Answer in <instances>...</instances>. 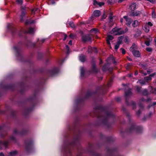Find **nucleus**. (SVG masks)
Returning <instances> with one entry per match:
<instances>
[{
  "instance_id": "nucleus-43",
  "label": "nucleus",
  "mask_w": 156,
  "mask_h": 156,
  "mask_svg": "<svg viewBox=\"0 0 156 156\" xmlns=\"http://www.w3.org/2000/svg\"><path fill=\"white\" fill-rule=\"evenodd\" d=\"M141 73H142L144 74V75H147V73L145 72H144L142 70L141 71Z\"/></svg>"
},
{
  "instance_id": "nucleus-10",
  "label": "nucleus",
  "mask_w": 156,
  "mask_h": 156,
  "mask_svg": "<svg viewBox=\"0 0 156 156\" xmlns=\"http://www.w3.org/2000/svg\"><path fill=\"white\" fill-rule=\"evenodd\" d=\"M17 154V151H14L9 153L8 156H15Z\"/></svg>"
},
{
  "instance_id": "nucleus-28",
  "label": "nucleus",
  "mask_w": 156,
  "mask_h": 156,
  "mask_svg": "<svg viewBox=\"0 0 156 156\" xmlns=\"http://www.w3.org/2000/svg\"><path fill=\"white\" fill-rule=\"evenodd\" d=\"M143 93L144 95H147L148 94V92L146 89H144V90Z\"/></svg>"
},
{
  "instance_id": "nucleus-12",
  "label": "nucleus",
  "mask_w": 156,
  "mask_h": 156,
  "mask_svg": "<svg viewBox=\"0 0 156 156\" xmlns=\"http://www.w3.org/2000/svg\"><path fill=\"white\" fill-rule=\"evenodd\" d=\"M131 89H129L127 91H126L125 92V96L127 98L131 94Z\"/></svg>"
},
{
  "instance_id": "nucleus-17",
  "label": "nucleus",
  "mask_w": 156,
  "mask_h": 156,
  "mask_svg": "<svg viewBox=\"0 0 156 156\" xmlns=\"http://www.w3.org/2000/svg\"><path fill=\"white\" fill-rule=\"evenodd\" d=\"M139 25V22L137 20H135L132 24L133 26L134 27H136L138 26Z\"/></svg>"
},
{
  "instance_id": "nucleus-26",
  "label": "nucleus",
  "mask_w": 156,
  "mask_h": 156,
  "mask_svg": "<svg viewBox=\"0 0 156 156\" xmlns=\"http://www.w3.org/2000/svg\"><path fill=\"white\" fill-rule=\"evenodd\" d=\"M137 83H140L142 85H144L145 84V82L142 80H140L137 82Z\"/></svg>"
},
{
  "instance_id": "nucleus-46",
  "label": "nucleus",
  "mask_w": 156,
  "mask_h": 156,
  "mask_svg": "<svg viewBox=\"0 0 156 156\" xmlns=\"http://www.w3.org/2000/svg\"><path fill=\"white\" fill-rule=\"evenodd\" d=\"M69 44L70 45H72V41H69Z\"/></svg>"
},
{
  "instance_id": "nucleus-62",
  "label": "nucleus",
  "mask_w": 156,
  "mask_h": 156,
  "mask_svg": "<svg viewBox=\"0 0 156 156\" xmlns=\"http://www.w3.org/2000/svg\"><path fill=\"white\" fill-rule=\"evenodd\" d=\"M2 129L1 127H0V129Z\"/></svg>"
},
{
  "instance_id": "nucleus-20",
  "label": "nucleus",
  "mask_w": 156,
  "mask_h": 156,
  "mask_svg": "<svg viewBox=\"0 0 156 156\" xmlns=\"http://www.w3.org/2000/svg\"><path fill=\"white\" fill-rule=\"evenodd\" d=\"M80 73H81V76H83L84 75V68L83 67H81L80 69Z\"/></svg>"
},
{
  "instance_id": "nucleus-48",
  "label": "nucleus",
  "mask_w": 156,
  "mask_h": 156,
  "mask_svg": "<svg viewBox=\"0 0 156 156\" xmlns=\"http://www.w3.org/2000/svg\"><path fill=\"white\" fill-rule=\"evenodd\" d=\"M0 156H4V155L2 153H0Z\"/></svg>"
},
{
  "instance_id": "nucleus-53",
  "label": "nucleus",
  "mask_w": 156,
  "mask_h": 156,
  "mask_svg": "<svg viewBox=\"0 0 156 156\" xmlns=\"http://www.w3.org/2000/svg\"><path fill=\"white\" fill-rule=\"evenodd\" d=\"M154 41L155 42V44H156V37L154 39Z\"/></svg>"
},
{
  "instance_id": "nucleus-61",
  "label": "nucleus",
  "mask_w": 156,
  "mask_h": 156,
  "mask_svg": "<svg viewBox=\"0 0 156 156\" xmlns=\"http://www.w3.org/2000/svg\"><path fill=\"white\" fill-rule=\"evenodd\" d=\"M154 74H151V76H154Z\"/></svg>"
},
{
  "instance_id": "nucleus-3",
  "label": "nucleus",
  "mask_w": 156,
  "mask_h": 156,
  "mask_svg": "<svg viewBox=\"0 0 156 156\" xmlns=\"http://www.w3.org/2000/svg\"><path fill=\"white\" fill-rule=\"evenodd\" d=\"M123 18L124 19L126 23L128 26H129L131 23L132 20L131 19L129 18L128 16H123Z\"/></svg>"
},
{
  "instance_id": "nucleus-36",
  "label": "nucleus",
  "mask_w": 156,
  "mask_h": 156,
  "mask_svg": "<svg viewBox=\"0 0 156 156\" xmlns=\"http://www.w3.org/2000/svg\"><path fill=\"white\" fill-rule=\"evenodd\" d=\"M150 60L152 62V63L154 62L155 60V59H154V58H150Z\"/></svg>"
},
{
  "instance_id": "nucleus-24",
  "label": "nucleus",
  "mask_w": 156,
  "mask_h": 156,
  "mask_svg": "<svg viewBox=\"0 0 156 156\" xmlns=\"http://www.w3.org/2000/svg\"><path fill=\"white\" fill-rule=\"evenodd\" d=\"M151 78L150 76L146 77L144 78V80L148 82L149 81L151 80Z\"/></svg>"
},
{
  "instance_id": "nucleus-9",
  "label": "nucleus",
  "mask_w": 156,
  "mask_h": 156,
  "mask_svg": "<svg viewBox=\"0 0 156 156\" xmlns=\"http://www.w3.org/2000/svg\"><path fill=\"white\" fill-rule=\"evenodd\" d=\"M93 13L95 16L98 17L100 15L101 13L99 10H95L94 11Z\"/></svg>"
},
{
  "instance_id": "nucleus-64",
  "label": "nucleus",
  "mask_w": 156,
  "mask_h": 156,
  "mask_svg": "<svg viewBox=\"0 0 156 156\" xmlns=\"http://www.w3.org/2000/svg\"><path fill=\"white\" fill-rule=\"evenodd\" d=\"M0 149H1L0 148Z\"/></svg>"
},
{
  "instance_id": "nucleus-52",
  "label": "nucleus",
  "mask_w": 156,
  "mask_h": 156,
  "mask_svg": "<svg viewBox=\"0 0 156 156\" xmlns=\"http://www.w3.org/2000/svg\"><path fill=\"white\" fill-rule=\"evenodd\" d=\"M137 74H138V72L137 71H136L135 73V75H137Z\"/></svg>"
},
{
  "instance_id": "nucleus-15",
  "label": "nucleus",
  "mask_w": 156,
  "mask_h": 156,
  "mask_svg": "<svg viewBox=\"0 0 156 156\" xmlns=\"http://www.w3.org/2000/svg\"><path fill=\"white\" fill-rule=\"evenodd\" d=\"M8 142L7 141H5L4 142H2L0 141V144L1 145H3L5 147H6L8 145Z\"/></svg>"
},
{
  "instance_id": "nucleus-60",
  "label": "nucleus",
  "mask_w": 156,
  "mask_h": 156,
  "mask_svg": "<svg viewBox=\"0 0 156 156\" xmlns=\"http://www.w3.org/2000/svg\"><path fill=\"white\" fill-rule=\"evenodd\" d=\"M119 0H115V2H118Z\"/></svg>"
},
{
  "instance_id": "nucleus-5",
  "label": "nucleus",
  "mask_w": 156,
  "mask_h": 156,
  "mask_svg": "<svg viewBox=\"0 0 156 156\" xmlns=\"http://www.w3.org/2000/svg\"><path fill=\"white\" fill-rule=\"evenodd\" d=\"M22 12L20 15V19L21 21L23 20V17L24 16L26 13L25 7H21Z\"/></svg>"
},
{
  "instance_id": "nucleus-58",
  "label": "nucleus",
  "mask_w": 156,
  "mask_h": 156,
  "mask_svg": "<svg viewBox=\"0 0 156 156\" xmlns=\"http://www.w3.org/2000/svg\"><path fill=\"white\" fill-rule=\"evenodd\" d=\"M129 77H131L132 76V75L131 74H129Z\"/></svg>"
},
{
  "instance_id": "nucleus-59",
  "label": "nucleus",
  "mask_w": 156,
  "mask_h": 156,
  "mask_svg": "<svg viewBox=\"0 0 156 156\" xmlns=\"http://www.w3.org/2000/svg\"><path fill=\"white\" fill-rule=\"evenodd\" d=\"M102 63V62L101 61H100V64H101Z\"/></svg>"
},
{
  "instance_id": "nucleus-51",
  "label": "nucleus",
  "mask_w": 156,
  "mask_h": 156,
  "mask_svg": "<svg viewBox=\"0 0 156 156\" xmlns=\"http://www.w3.org/2000/svg\"><path fill=\"white\" fill-rule=\"evenodd\" d=\"M132 104L133 105V106H135V103L134 102H132Z\"/></svg>"
},
{
  "instance_id": "nucleus-30",
  "label": "nucleus",
  "mask_w": 156,
  "mask_h": 156,
  "mask_svg": "<svg viewBox=\"0 0 156 156\" xmlns=\"http://www.w3.org/2000/svg\"><path fill=\"white\" fill-rule=\"evenodd\" d=\"M120 50L122 51V52L123 54H125L126 53V51L125 49L123 48H121Z\"/></svg>"
},
{
  "instance_id": "nucleus-23",
  "label": "nucleus",
  "mask_w": 156,
  "mask_h": 156,
  "mask_svg": "<svg viewBox=\"0 0 156 156\" xmlns=\"http://www.w3.org/2000/svg\"><path fill=\"white\" fill-rule=\"evenodd\" d=\"M152 16L153 18H156V14L154 10L152 11Z\"/></svg>"
},
{
  "instance_id": "nucleus-1",
  "label": "nucleus",
  "mask_w": 156,
  "mask_h": 156,
  "mask_svg": "<svg viewBox=\"0 0 156 156\" xmlns=\"http://www.w3.org/2000/svg\"><path fill=\"white\" fill-rule=\"evenodd\" d=\"M125 32L121 29L115 28L112 29V34L115 35H120L124 34Z\"/></svg>"
},
{
  "instance_id": "nucleus-6",
  "label": "nucleus",
  "mask_w": 156,
  "mask_h": 156,
  "mask_svg": "<svg viewBox=\"0 0 156 156\" xmlns=\"http://www.w3.org/2000/svg\"><path fill=\"white\" fill-rule=\"evenodd\" d=\"M83 41L84 42L91 41V38L89 35L83 36L82 37Z\"/></svg>"
},
{
  "instance_id": "nucleus-41",
  "label": "nucleus",
  "mask_w": 156,
  "mask_h": 156,
  "mask_svg": "<svg viewBox=\"0 0 156 156\" xmlns=\"http://www.w3.org/2000/svg\"><path fill=\"white\" fill-rule=\"evenodd\" d=\"M120 22L121 23H123V22H125V21L124 20V19H123L122 18H121V19H120Z\"/></svg>"
},
{
  "instance_id": "nucleus-40",
  "label": "nucleus",
  "mask_w": 156,
  "mask_h": 156,
  "mask_svg": "<svg viewBox=\"0 0 156 156\" xmlns=\"http://www.w3.org/2000/svg\"><path fill=\"white\" fill-rule=\"evenodd\" d=\"M93 4L94 5H96V4H98V3L95 0H94Z\"/></svg>"
},
{
  "instance_id": "nucleus-55",
  "label": "nucleus",
  "mask_w": 156,
  "mask_h": 156,
  "mask_svg": "<svg viewBox=\"0 0 156 156\" xmlns=\"http://www.w3.org/2000/svg\"><path fill=\"white\" fill-rule=\"evenodd\" d=\"M105 15V13H104L103 14V18H105V17H104Z\"/></svg>"
},
{
  "instance_id": "nucleus-22",
  "label": "nucleus",
  "mask_w": 156,
  "mask_h": 156,
  "mask_svg": "<svg viewBox=\"0 0 156 156\" xmlns=\"http://www.w3.org/2000/svg\"><path fill=\"white\" fill-rule=\"evenodd\" d=\"M107 60H111V62H112L114 63H115V61L114 60V58L112 56H111Z\"/></svg>"
},
{
  "instance_id": "nucleus-2",
  "label": "nucleus",
  "mask_w": 156,
  "mask_h": 156,
  "mask_svg": "<svg viewBox=\"0 0 156 156\" xmlns=\"http://www.w3.org/2000/svg\"><path fill=\"white\" fill-rule=\"evenodd\" d=\"M142 14L141 12L138 10L132 12L129 14L130 16H140Z\"/></svg>"
},
{
  "instance_id": "nucleus-11",
  "label": "nucleus",
  "mask_w": 156,
  "mask_h": 156,
  "mask_svg": "<svg viewBox=\"0 0 156 156\" xmlns=\"http://www.w3.org/2000/svg\"><path fill=\"white\" fill-rule=\"evenodd\" d=\"M136 4L135 3H133L131 5L130 8L133 11L136 9Z\"/></svg>"
},
{
  "instance_id": "nucleus-32",
  "label": "nucleus",
  "mask_w": 156,
  "mask_h": 156,
  "mask_svg": "<svg viewBox=\"0 0 156 156\" xmlns=\"http://www.w3.org/2000/svg\"><path fill=\"white\" fill-rule=\"evenodd\" d=\"M69 25L72 28H73L74 27V23H69Z\"/></svg>"
},
{
  "instance_id": "nucleus-38",
  "label": "nucleus",
  "mask_w": 156,
  "mask_h": 156,
  "mask_svg": "<svg viewBox=\"0 0 156 156\" xmlns=\"http://www.w3.org/2000/svg\"><path fill=\"white\" fill-rule=\"evenodd\" d=\"M152 92L153 93L156 94V88L153 89L152 90Z\"/></svg>"
},
{
  "instance_id": "nucleus-31",
  "label": "nucleus",
  "mask_w": 156,
  "mask_h": 156,
  "mask_svg": "<svg viewBox=\"0 0 156 156\" xmlns=\"http://www.w3.org/2000/svg\"><path fill=\"white\" fill-rule=\"evenodd\" d=\"M146 50L148 51H149V52H151L152 51V49H151V48H146Z\"/></svg>"
},
{
  "instance_id": "nucleus-7",
  "label": "nucleus",
  "mask_w": 156,
  "mask_h": 156,
  "mask_svg": "<svg viewBox=\"0 0 156 156\" xmlns=\"http://www.w3.org/2000/svg\"><path fill=\"white\" fill-rule=\"evenodd\" d=\"M92 51H94L95 53H96L97 52V49L95 48H92L90 47H89L88 49V53H91Z\"/></svg>"
},
{
  "instance_id": "nucleus-34",
  "label": "nucleus",
  "mask_w": 156,
  "mask_h": 156,
  "mask_svg": "<svg viewBox=\"0 0 156 156\" xmlns=\"http://www.w3.org/2000/svg\"><path fill=\"white\" fill-rule=\"evenodd\" d=\"M146 24L148 25V26L149 27V26L150 27H152L153 26L152 23H151V22H148Z\"/></svg>"
},
{
  "instance_id": "nucleus-13",
  "label": "nucleus",
  "mask_w": 156,
  "mask_h": 156,
  "mask_svg": "<svg viewBox=\"0 0 156 156\" xmlns=\"http://www.w3.org/2000/svg\"><path fill=\"white\" fill-rule=\"evenodd\" d=\"M136 48V46L135 44H133L132 46L130 48V50L133 52L135 51Z\"/></svg>"
},
{
  "instance_id": "nucleus-25",
  "label": "nucleus",
  "mask_w": 156,
  "mask_h": 156,
  "mask_svg": "<svg viewBox=\"0 0 156 156\" xmlns=\"http://www.w3.org/2000/svg\"><path fill=\"white\" fill-rule=\"evenodd\" d=\"M16 2L18 4L21 5L23 2V0H17Z\"/></svg>"
},
{
  "instance_id": "nucleus-56",
  "label": "nucleus",
  "mask_w": 156,
  "mask_h": 156,
  "mask_svg": "<svg viewBox=\"0 0 156 156\" xmlns=\"http://www.w3.org/2000/svg\"><path fill=\"white\" fill-rule=\"evenodd\" d=\"M156 105V102H155L153 103V105Z\"/></svg>"
},
{
  "instance_id": "nucleus-14",
  "label": "nucleus",
  "mask_w": 156,
  "mask_h": 156,
  "mask_svg": "<svg viewBox=\"0 0 156 156\" xmlns=\"http://www.w3.org/2000/svg\"><path fill=\"white\" fill-rule=\"evenodd\" d=\"M145 31L147 33H148L150 30L149 27L148 26V25L145 24L144 29Z\"/></svg>"
},
{
  "instance_id": "nucleus-54",
  "label": "nucleus",
  "mask_w": 156,
  "mask_h": 156,
  "mask_svg": "<svg viewBox=\"0 0 156 156\" xmlns=\"http://www.w3.org/2000/svg\"><path fill=\"white\" fill-rule=\"evenodd\" d=\"M72 35H72V34H70V35H69V37H72Z\"/></svg>"
},
{
  "instance_id": "nucleus-29",
  "label": "nucleus",
  "mask_w": 156,
  "mask_h": 156,
  "mask_svg": "<svg viewBox=\"0 0 156 156\" xmlns=\"http://www.w3.org/2000/svg\"><path fill=\"white\" fill-rule=\"evenodd\" d=\"M150 39L149 41H146L145 42V44L147 46H148L149 45L150 43Z\"/></svg>"
},
{
  "instance_id": "nucleus-47",
  "label": "nucleus",
  "mask_w": 156,
  "mask_h": 156,
  "mask_svg": "<svg viewBox=\"0 0 156 156\" xmlns=\"http://www.w3.org/2000/svg\"><path fill=\"white\" fill-rule=\"evenodd\" d=\"M124 0H119L118 2L119 3H120V2H122Z\"/></svg>"
},
{
  "instance_id": "nucleus-19",
  "label": "nucleus",
  "mask_w": 156,
  "mask_h": 156,
  "mask_svg": "<svg viewBox=\"0 0 156 156\" xmlns=\"http://www.w3.org/2000/svg\"><path fill=\"white\" fill-rule=\"evenodd\" d=\"M34 30L32 28H29L28 31L27 32V33L29 34H33L34 32Z\"/></svg>"
},
{
  "instance_id": "nucleus-42",
  "label": "nucleus",
  "mask_w": 156,
  "mask_h": 156,
  "mask_svg": "<svg viewBox=\"0 0 156 156\" xmlns=\"http://www.w3.org/2000/svg\"><path fill=\"white\" fill-rule=\"evenodd\" d=\"M140 113V110H139L138 112L136 113V114L137 115H139Z\"/></svg>"
},
{
  "instance_id": "nucleus-50",
  "label": "nucleus",
  "mask_w": 156,
  "mask_h": 156,
  "mask_svg": "<svg viewBox=\"0 0 156 156\" xmlns=\"http://www.w3.org/2000/svg\"><path fill=\"white\" fill-rule=\"evenodd\" d=\"M127 58L130 61H131L132 60V59L129 57H128Z\"/></svg>"
},
{
  "instance_id": "nucleus-16",
  "label": "nucleus",
  "mask_w": 156,
  "mask_h": 156,
  "mask_svg": "<svg viewBox=\"0 0 156 156\" xmlns=\"http://www.w3.org/2000/svg\"><path fill=\"white\" fill-rule=\"evenodd\" d=\"M79 59L82 62H83L85 60V57L84 55H81L79 56Z\"/></svg>"
},
{
  "instance_id": "nucleus-33",
  "label": "nucleus",
  "mask_w": 156,
  "mask_h": 156,
  "mask_svg": "<svg viewBox=\"0 0 156 156\" xmlns=\"http://www.w3.org/2000/svg\"><path fill=\"white\" fill-rule=\"evenodd\" d=\"M49 3L50 4H53L55 2L53 0H50L49 1Z\"/></svg>"
},
{
  "instance_id": "nucleus-44",
  "label": "nucleus",
  "mask_w": 156,
  "mask_h": 156,
  "mask_svg": "<svg viewBox=\"0 0 156 156\" xmlns=\"http://www.w3.org/2000/svg\"><path fill=\"white\" fill-rule=\"evenodd\" d=\"M37 9H36L35 10L34 9H33L32 10V12L33 13L34 12H35V11H36Z\"/></svg>"
},
{
  "instance_id": "nucleus-8",
  "label": "nucleus",
  "mask_w": 156,
  "mask_h": 156,
  "mask_svg": "<svg viewBox=\"0 0 156 156\" xmlns=\"http://www.w3.org/2000/svg\"><path fill=\"white\" fill-rule=\"evenodd\" d=\"M133 55L136 57H139L140 56V54L139 51L135 50L132 52Z\"/></svg>"
},
{
  "instance_id": "nucleus-57",
  "label": "nucleus",
  "mask_w": 156,
  "mask_h": 156,
  "mask_svg": "<svg viewBox=\"0 0 156 156\" xmlns=\"http://www.w3.org/2000/svg\"><path fill=\"white\" fill-rule=\"evenodd\" d=\"M41 41L42 42H43L45 41V39H42Z\"/></svg>"
},
{
  "instance_id": "nucleus-39",
  "label": "nucleus",
  "mask_w": 156,
  "mask_h": 156,
  "mask_svg": "<svg viewBox=\"0 0 156 156\" xmlns=\"http://www.w3.org/2000/svg\"><path fill=\"white\" fill-rule=\"evenodd\" d=\"M104 3L103 2H100V3H98V5L99 6H101L103 5H104Z\"/></svg>"
},
{
  "instance_id": "nucleus-37",
  "label": "nucleus",
  "mask_w": 156,
  "mask_h": 156,
  "mask_svg": "<svg viewBox=\"0 0 156 156\" xmlns=\"http://www.w3.org/2000/svg\"><path fill=\"white\" fill-rule=\"evenodd\" d=\"M69 47L67 45L66 46V49L67 50V53H68V51L69 50Z\"/></svg>"
},
{
  "instance_id": "nucleus-63",
  "label": "nucleus",
  "mask_w": 156,
  "mask_h": 156,
  "mask_svg": "<svg viewBox=\"0 0 156 156\" xmlns=\"http://www.w3.org/2000/svg\"><path fill=\"white\" fill-rule=\"evenodd\" d=\"M95 66H94V68H95Z\"/></svg>"
},
{
  "instance_id": "nucleus-21",
  "label": "nucleus",
  "mask_w": 156,
  "mask_h": 156,
  "mask_svg": "<svg viewBox=\"0 0 156 156\" xmlns=\"http://www.w3.org/2000/svg\"><path fill=\"white\" fill-rule=\"evenodd\" d=\"M60 35L61 37H64V38L63 39V41H65L66 39L67 36L66 34L62 33L60 34Z\"/></svg>"
},
{
  "instance_id": "nucleus-4",
  "label": "nucleus",
  "mask_w": 156,
  "mask_h": 156,
  "mask_svg": "<svg viewBox=\"0 0 156 156\" xmlns=\"http://www.w3.org/2000/svg\"><path fill=\"white\" fill-rule=\"evenodd\" d=\"M123 38V37L122 36H121L119 37L118 41L117 44L115 45V49H117L119 48V45L121 43Z\"/></svg>"
},
{
  "instance_id": "nucleus-45",
  "label": "nucleus",
  "mask_w": 156,
  "mask_h": 156,
  "mask_svg": "<svg viewBox=\"0 0 156 156\" xmlns=\"http://www.w3.org/2000/svg\"><path fill=\"white\" fill-rule=\"evenodd\" d=\"M109 40L107 39V43L108 44L110 45V42Z\"/></svg>"
},
{
  "instance_id": "nucleus-27",
  "label": "nucleus",
  "mask_w": 156,
  "mask_h": 156,
  "mask_svg": "<svg viewBox=\"0 0 156 156\" xmlns=\"http://www.w3.org/2000/svg\"><path fill=\"white\" fill-rule=\"evenodd\" d=\"M113 38V37L112 35H108L107 37V39L109 40H111Z\"/></svg>"
},
{
  "instance_id": "nucleus-49",
  "label": "nucleus",
  "mask_w": 156,
  "mask_h": 156,
  "mask_svg": "<svg viewBox=\"0 0 156 156\" xmlns=\"http://www.w3.org/2000/svg\"><path fill=\"white\" fill-rule=\"evenodd\" d=\"M137 91H138V92H139L140 91V88L139 87H137Z\"/></svg>"
},
{
  "instance_id": "nucleus-35",
  "label": "nucleus",
  "mask_w": 156,
  "mask_h": 156,
  "mask_svg": "<svg viewBox=\"0 0 156 156\" xmlns=\"http://www.w3.org/2000/svg\"><path fill=\"white\" fill-rule=\"evenodd\" d=\"M109 18L110 19V21H111L112 19V13H110Z\"/></svg>"
},
{
  "instance_id": "nucleus-18",
  "label": "nucleus",
  "mask_w": 156,
  "mask_h": 156,
  "mask_svg": "<svg viewBox=\"0 0 156 156\" xmlns=\"http://www.w3.org/2000/svg\"><path fill=\"white\" fill-rule=\"evenodd\" d=\"M90 32L93 34H95L98 32V30L95 28H93L91 30Z\"/></svg>"
}]
</instances>
